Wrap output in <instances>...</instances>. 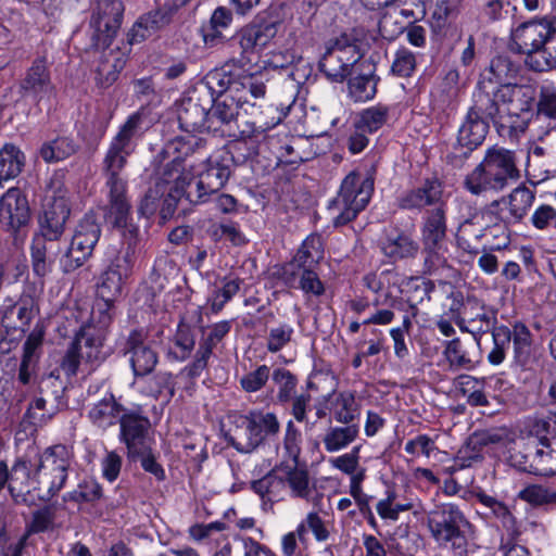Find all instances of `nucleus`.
I'll return each instance as SVG.
<instances>
[{
	"label": "nucleus",
	"instance_id": "obj_1",
	"mask_svg": "<svg viewBox=\"0 0 556 556\" xmlns=\"http://www.w3.org/2000/svg\"><path fill=\"white\" fill-rule=\"evenodd\" d=\"M144 113L139 110L130 114L112 138L102 161V176L106 189V217L115 228L125 229L130 238L138 236V227L129 222L131 204L128 198V181L125 167L135 152L137 141L144 132Z\"/></svg>",
	"mask_w": 556,
	"mask_h": 556
},
{
	"label": "nucleus",
	"instance_id": "obj_2",
	"mask_svg": "<svg viewBox=\"0 0 556 556\" xmlns=\"http://www.w3.org/2000/svg\"><path fill=\"white\" fill-rule=\"evenodd\" d=\"M520 178L516 153L492 147L483 160L465 177L463 186L472 195L500 193Z\"/></svg>",
	"mask_w": 556,
	"mask_h": 556
},
{
	"label": "nucleus",
	"instance_id": "obj_3",
	"mask_svg": "<svg viewBox=\"0 0 556 556\" xmlns=\"http://www.w3.org/2000/svg\"><path fill=\"white\" fill-rule=\"evenodd\" d=\"M324 242L319 235H309L293 257L278 266L275 275L288 288L300 289L306 294L320 296L325 286L317 269L324 260Z\"/></svg>",
	"mask_w": 556,
	"mask_h": 556
},
{
	"label": "nucleus",
	"instance_id": "obj_4",
	"mask_svg": "<svg viewBox=\"0 0 556 556\" xmlns=\"http://www.w3.org/2000/svg\"><path fill=\"white\" fill-rule=\"evenodd\" d=\"M427 526L439 546L454 556H468L473 545L472 526L456 504L444 503L428 511Z\"/></svg>",
	"mask_w": 556,
	"mask_h": 556
},
{
	"label": "nucleus",
	"instance_id": "obj_5",
	"mask_svg": "<svg viewBox=\"0 0 556 556\" xmlns=\"http://www.w3.org/2000/svg\"><path fill=\"white\" fill-rule=\"evenodd\" d=\"M231 427L225 440L240 453H251L275 440L280 433V421L275 413L252 409L247 414L229 416Z\"/></svg>",
	"mask_w": 556,
	"mask_h": 556
},
{
	"label": "nucleus",
	"instance_id": "obj_6",
	"mask_svg": "<svg viewBox=\"0 0 556 556\" xmlns=\"http://www.w3.org/2000/svg\"><path fill=\"white\" fill-rule=\"evenodd\" d=\"M375 173L372 166L365 175L352 170L344 177L337 197L328 205L334 227L348 225L367 207L375 190Z\"/></svg>",
	"mask_w": 556,
	"mask_h": 556
},
{
	"label": "nucleus",
	"instance_id": "obj_7",
	"mask_svg": "<svg viewBox=\"0 0 556 556\" xmlns=\"http://www.w3.org/2000/svg\"><path fill=\"white\" fill-rule=\"evenodd\" d=\"M375 173L372 166L365 175L352 170L344 177L337 197L328 205L334 227L348 225L367 207L375 190Z\"/></svg>",
	"mask_w": 556,
	"mask_h": 556
},
{
	"label": "nucleus",
	"instance_id": "obj_8",
	"mask_svg": "<svg viewBox=\"0 0 556 556\" xmlns=\"http://www.w3.org/2000/svg\"><path fill=\"white\" fill-rule=\"evenodd\" d=\"M53 61L47 50L38 52L31 60L17 83V92L26 101L42 111L43 105H50L56 97V86L52 79Z\"/></svg>",
	"mask_w": 556,
	"mask_h": 556
},
{
	"label": "nucleus",
	"instance_id": "obj_9",
	"mask_svg": "<svg viewBox=\"0 0 556 556\" xmlns=\"http://www.w3.org/2000/svg\"><path fill=\"white\" fill-rule=\"evenodd\" d=\"M71 462V452L63 444L49 446L39 455L33 480L38 484L39 490H46V493L40 495V500L50 501L63 489Z\"/></svg>",
	"mask_w": 556,
	"mask_h": 556
},
{
	"label": "nucleus",
	"instance_id": "obj_10",
	"mask_svg": "<svg viewBox=\"0 0 556 556\" xmlns=\"http://www.w3.org/2000/svg\"><path fill=\"white\" fill-rule=\"evenodd\" d=\"M89 39L94 50L108 49L117 37L125 5L122 0H90Z\"/></svg>",
	"mask_w": 556,
	"mask_h": 556
},
{
	"label": "nucleus",
	"instance_id": "obj_11",
	"mask_svg": "<svg viewBox=\"0 0 556 556\" xmlns=\"http://www.w3.org/2000/svg\"><path fill=\"white\" fill-rule=\"evenodd\" d=\"M101 237V227L94 214H86L76 226L70 247L61 263L64 273H72L88 261Z\"/></svg>",
	"mask_w": 556,
	"mask_h": 556
},
{
	"label": "nucleus",
	"instance_id": "obj_12",
	"mask_svg": "<svg viewBox=\"0 0 556 556\" xmlns=\"http://www.w3.org/2000/svg\"><path fill=\"white\" fill-rule=\"evenodd\" d=\"M29 222L30 207L26 195L20 188H10L0 198V225L10 233L15 247L23 243Z\"/></svg>",
	"mask_w": 556,
	"mask_h": 556
},
{
	"label": "nucleus",
	"instance_id": "obj_13",
	"mask_svg": "<svg viewBox=\"0 0 556 556\" xmlns=\"http://www.w3.org/2000/svg\"><path fill=\"white\" fill-rule=\"evenodd\" d=\"M74 339L60 362V368L67 377L76 376L80 365L92 368L105 358L99 336L84 333L79 330H74Z\"/></svg>",
	"mask_w": 556,
	"mask_h": 556
},
{
	"label": "nucleus",
	"instance_id": "obj_14",
	"mask_svg": "<svg viewBox=\"0 0 556 556\" xmlns=\"http://www.w3.org/2000/svg\"><path fill=\"white\" fill-rule=\"evenodd\" d=\"M228 160L222 156L220 160L207 157L201 166L195 169L194 176L199 180L194 189L187 192V201L191 204L205 203L211 200L228 181L231 169Z\"/></svg>",
	"mask_w": 556,
	"mask_h": 556
},
{
	"label": "nucleus",
	"instance_id": "obj_15",
	"mask_svg": "<svg viewBox=\"0 0 556 556\" xmlns=\"http://www.w3.org/2000/svg\"><path fill=\"white\" fill-rule=\"evenodd\" d=\"M169 157H175L194 174L195 169L208 157L206 140L190 132L177 136L164 144L155 160L164 162Z\"/></svg>",
	"mask_w": 556,
	"mask_h": 556
},
{
	"label": "nucleus",
	"instance_id": "obj_16",
	"mask_svg": "<svg viewBox=\"0 0 556 556\" xmlns=\"http://www.w3.org/2000/svg\"><path fill=\"white\" fill-rule=\"evenodd\" d=\"M444 182L435 175L421 179L397 198V206L406 211H427L446 206Z\"/></svg>",
	"mask_w": 556,
	"mask_h": 556
},
{
	"label": "nucleus",
	"instance_id": "obj_17",
	"mask_svg": "<svg viewBox=\"0 0 556 556\" xmlns=\"http://www.w3.org/2000/svg\"><path fill=\"white\" fill-rule=\"evenodd\" d=\"M534 200V189L520 185L508 195L493 200L485 212L506 225L517 224L527 216Z\"/></svg>",
	"mask_w": 556,
	"mask_h": 556
},
{
	"label": "nucleus",
	"instance_id": "obj_18",
	"mask_svg": "<svg viewBox=\"0 0 556 556\" xmlns=\"http://www.w3.org/2000/svg\"><path fill=\"white\" fill-rule=\"evenodd\" d=\"M212 98L206 89H193L178 105L179 126L186 132L207 131Z\"/></svg>",
	"mask_w": 556,
	"mask_h": 556
},
{
	"label": "nucleus",
	"instance_id": "obj_19",
	"mask_svg": "<svg viewBox=\"0 0 556 556\" xmlns=\"http://www.w3.org/2000/svg\"><path fill=\"white\" fill-rule=\"evenodd\" d=\"M555 24L556 20L547 16L534 17L519 23L510 30V50L525 54L526 58L535 53Z\"/></svg>",
	"mask_w": 556,
	"mask_h": 556
},
{
	"label": "nucleus",
	"instance_id": "obj_20",
	"mask_svg": "<svg viewBox=\"0 0 556 556\" xmlns=\"http://www.w3.org/2000/svg\"><path fill=\"white\" fill-rule=\"evenodd\" d=\"M240 108L242 105L232 96L212 97L208 132L220 137L245 136L238 125Z\"/></svg>",
	"mask_w": 556,
	"mask_h": 556
},
{
	"label": "nucleus",
	"instance_id": "obj_21",
	"mask_svg": "<svg viewBox=\"0 0 556 556\" xmlns=\"http://www.w3.org/2000/svg\"><path fill=\"white\" fill-rule=\"evenodd\" d=\"M149 333L143 328L129 331L123 348L125 355H129V362L135 377H146L153 372L157 363V352L147 343Z\"/></svg>",
	"mask_w": 556,
	"mask_h": 556
},
{
	"label": "nucleus",
	"instance_id": "obj_22",
	"mask_svg": "<svg viewBox=\"0 0 556 556\" xmlns=\"http://www.w3.org/2000/svg\"><path fill=\"white\" fill-rule=\"evenodd\" d=\"M70 215L71 207L67 199L63 195L54 197L46 205L42 215L39 217V231L37 233L60 240L65 231Z\"/></svg>",
	"mask_w": 556,
	"mask_h": 556
},
{
	"label": "nucleus",
	"instance_id": "obj_23",
	"mask_svg": "<svg viewBox=\"0 0 556 556\" xmlns=\"http://www.w3.org/2000/svg\"><path fill=\"white\" fill-rule=\"evenodd\" d=\"M498 94L500 86L478 80L468 113L473 115L475 118L484 119L489 124L490 122L493 123L502 110Z\"/></svg>",
	"mask_w": 556,
	"mask_h": 556
},
{
	"label": "nucleus",
	"instance_id": "obj_24",
	"mask_svg": "<svg viewBox=\"0 0 556 556\" xmlns=\"http://www.w3.org/2000/svg\"><path fill=\"white\" fill-rule=\"evenodd\" d=\"M118 424L119 438L126 444L128 455L149 446L147 435L150 420L147 417L135 412H125Z\"/></svg>",
	"mask_w": 556,
	"mask_h": 556
},
{
	"label": "nucleus",
	"instance_id": "obj_25",
	"mask_svg": "<svg viewBox=\"0 0 556 556\" xmlns=\"http://www.w3.org/2000/svg\"><path fill=\"white\" fill-rule=\"evenodd\" d=\"M58 239L35 233L30 245L33 273L38 278H45L52 271L53 264L60 253Z\"/></svg>",
	"mask_w": 556,
	"mask_h": 556
},
{
	"label": "nucleus",
	"instance_id": "obj_26",
	"mask_svg": "<svg viewBox=\"0 0 556 556\" xmlns=\"http://www.w3.org/2000/svg\"><path fill=\"white\" fill-rule=\"evenodd\" d=\"M168 162L162 164L160 160L154 159V163H159V167L155 169V184H160V188L164 191L172 189L175 192L190 190V182L194 177L192 172L176 161L175 157L167 159Z\"/></svg>",
	"mask_w": 556,
	"mask_h": 556
},
{
	"label": "nucleus",
	"instance_id": "obj_27",
	"mask_svg": "<svg viewBox=\"0 0 556 556\" xmlns=\"http://www.w3.org/2000/svg\"><path fill=\"white\" fill-rule=\"evenodd\" d=\"M498 96L504 109L533 115L536 100V91L533 86L527 84L502 85Z\"/></svg>",
	"mask_w": 556,
	"mask_h": 556
},
{
	"label": "nucleus",
	"instance_id": "obj_28",
	"mask_svg": "<svg viewBox=\"0 0 556 556\" xmlns=\"http://www.w3.org/2000/svg\"><path fill=\"white\" fill-rule=\"evenodd\" d=\"M549 422L539 420L533 427L538 433V457L535 463V475L543 477L556 476V437L548 438L540 435L542 431H547Z\"/></svg>",
	"mask_w": 556,
	"mask_h": 556
},
{
	"label": "nucleus",
	"instance_id": "obj_29",
	"mask_svg": "<svg viewBox=\"0 0 556 556\" xmlns=\"http://www.w3.org/2000/svg\"><path fill=\"white\" fill-rule=\"evenodd\" d=\"M282 486L288 484L293 497L308 500L312 494L309 472L305 464L299 460L281 464L277 467Z\"/></svg>",
	"mask_w": 556,
	"mask_h": 556
},
{
	"label": "nucleus",
	"instance_id": "obj_30",
	"mask_svg": "<svg viewBox=\"0 0 556 556\" xmlns=\"http://www.w3.org/2000/svg\"><path fill=\"white\" fill-rule=\"evenodd\" d=\"M266 94V84L262 75L248 74L244 71H238V75L232 86V97L243 106L244 104L256 105V101L263 99Z\"/></svg>",
	"mask_w": 556,
	"mask_h": 556
},
{
	"label": "nucleus",
	"instance_id": "obj_31",
	"mask_svg": "<svg viewBox=\"0 0 556 556\" xmlns=\"http://www.w3.org/2000/svg\"><path fill=\"white\" fill-rule=\"evenodd\" d=\"M115 316V302H109L97 296V301L92 307L90 316L87 321H81L78 329L84 333L99 336L101 339V346L105 340L108 328L113 321Z\"/></svg>",
	"mask_w": 556,
	"mask_h": 556
},
{
	"label": "nucleus",
	"instance_id": "obj_32",
	"mask_svg": "<svg viewBox=\"0 0 556 556\" xmlns=\"http://www.w3.org/2000/svg\"><path fill=\"white\" fill-rule=\"evenodd\" d=\"M538 433L530 434L527 439L514 442L508 450V464L519 471L535 475L538 457Z\"/></svg>",
	"mask_w": 556,
	"mask_h": 556
},
{
	"label": "nucleus",
	"instance_id": "obj_33",
	"mask_svg": "<svg viewBox=\"0 0 556 556\" xmlns=\"http://www.w3.org/2000/svg\"><path fill=\"white\" fill-rule=\"evenodd\" d=\"M36 311L34 296L23 293L17 302L3 312L1 324L8 330H21L24 332L34 318Z\"/></svg>",
	"mask_w": 556,
	"mask_h": 556
},
{
	"label": "nucleus",
	"instance_id": "obj_34",
	"mask_svg": "<svg viewBox=\"0 0 556 556\" xmlns=\"http://www.w3.org/2000/svg\"><path fill=\"white\" fill-rule=\"evenodd\" d=\"M420 250L419 243L407 232L395 230L381 241V252L393 262L415 258Z\"/></svg>",
	"mask_w": 556,
	"mask_h": 556
},
{
	"label": "nucleus",
	"instance_id": "obj_35",
	"mask_svg": "<svg viewBox=\"0 0 556 556\" xmlns=\"http://www.w3.org/2000/svg\"><path fill=\"white\" fill-rule=\"evenodd\" d=\"M169 22L170 11L165 8H159L143 14L134 24L129 33V42L134 45L143 41L166 26Z\"/></svg>",
	"mask_w": 556,
	"mask_h": 556
},
{
	"label": "nucleus",
	"instance_id": "obj_36",
	"mask_svg": "<svg viewBox=\"0 0 556 556\" xmlns=\"http://www.w3.org/2000/svg\"><path fill=\"white\" fill-rule=\"evenodd\" d=\"M124 413L123 405L110 393L92 405L88 412V418L98 428L108 429L118 424Z\"/></svg>",
	"mask_w": 556,
	"mask_h": 556
},
{
	"label": "nucleus",
	"instance_id": "obj_37",
	"mask_svg": "<svg viewBox=\"0 0 556 556\" xmlns=\"http://www.w3.org/2000/svg\"><path fill=\"white\" fill-rule=\"evenodd\" d=\"M531 119L532 114L503 109L494 119L493 126L500 137L516 139L527 131Z\"/></svg>",
	"mask_w": 556,
	"mask_h": 556
},
{
	"label": "nucleus",
	"instance_id": "obj_38",
	"mask_svg": "<svg viewBox=\"0 0 556 556\" xmlns=\"http://www.w3.org/2000/svg\"><path fill=\"white\" fill-rule=\"evenodd\" d=\"M490 124L484 119L475 118L467 112L462 125L459 126L456 142L468 150L478 149L485 140L489 134Z\"/></svg>",
	"mask_w": 556,
	"mask_h": 556
},
{
	"label": "nucleus",
	"instance_id": "obj_39",
	"mask_svg": "<svg viewBox=\"0 0 556 556\" xmlns=\"http://www.w3.org/2000/svg\"><path fill=\"white\" fill-rule=\"evenodd\" d=\"M239 68L233 70L230 64H225L219 68L210 71L198 89H206L210 97H218L220 94L232 96V86L235 85Z\"/></svg>",
	"mask_w": 556,
	"mask_h": 556
},
{
	"label": "nucleus",
	"instance_id": "obj_40",
	"mask_svg": "<svg viewBox=\"0 0 556 556\" xmlns=\"http://www.w3.org/2000/svg\"><path fill=\"white\" fill-rule=\"evenodd\" d=\"M525 63L533 72L556 70V23L535 53L525 59Z\"/></svg>",
	"mask_w": 556,
	"mask_h": 556
},
{
	"label": "nucleus",
	"instance_id": "obj_41",
	"mask_svg": "<svg viewBox=\"0 0 556 556\" xmlns=\"http://www.w3.org/2000/svg\"><path fill=\"white\" fill-rule=\"evenodd\" d=\"M446 211L447 205L427 210L421 222V242L446 241Z\"/></svg>",
	"mask_w": 556,
	"mask_h": 556
},
{
	"label": "nucleus",
	"instance_id": "obj_42",
	"mask_svg": "<svg viewBox=\"0 0 556 556\" xmlns=\"http://www.w3.org/2000/svg\"><path fill=\"white\" fill-rule=\"evenodd\" d=\"M201 338L193 359L184 368V372L191 378H198L207 368L208 361L213 355L218 342L206 330V326H200Z\"/></svg>",
	"mask_w": 556,
	"mask_h": 556
},
{
	"label": "nucleus",
	"instance_id": "obj_43",
	"mask_svg": "<svg viewBox=\"0 0 556 556\" xmlns=\"http://www.w3.org/2000/svg\"><path fill=\"white\" fill-rule=\"evenodd\" d=\"M330 412L337 422L352 425L359 416V404L356 402L354 392H332L330 395Z\"/></svg>",
	"mask_w": 556,
	"mask_h": 556
},
{
	"label": "nucleus",
	"instance_id": "obj_44",
	"mask_svg": "<svg viewBox=\"0 0 556 556\" xmlns=\"http://www.w3.org/2000/svg\"><path fill=\"white\" fill-rule=\"evenodd\" d=\"M517 73L518 66L510 56L498 54L491 60L489 67L482 72L479 80L502 86L509 84L508 80L516 77Z\"/></svg>",
	"mask_w": 556,
	"mask_h": 556
},
{
	"label": "nucleus",
	"instance_id": "obj_45",
	"mask_svg": "<svg viewBox=\"0 0 556 556\" xmlns=\"http://www.w3.org/2000/svg\"><path fill=\"white\" fill-rule=\"evenodd\" d=\"M275 34L276 23L251 25L242 28L238 36L242 53L245 54L264 48Z\"/></svg>",
	"mask_w": 556,
	"mask_h": 556
},
{
	"label": "nucleus",
	"instance_id": "obj_46",
	"mask_svg": "<svg viewBox=\"0 0 556 556\" xmlns=\"http://www.w3.org/2000/svg\"><path fill=\"white\" fill-rule=\"evenodd\" d=\"M421 244L424 275L433 276L450 268L445 242H421Z\"/></svg>",
	"mask_w": 556,
	"mask_h": 556
},
{
	"label": "nucleus",
	"instance_id": "obj_47",
	"mask_svg": "<svg viewBox=\"0 0 556 556\" xmlns=\"http://www.w3.org/2000/svg\"><path fill=\"white\" fill-rule=\"evenodd\" d=\"M318 66L320 72L334 83H341L346 77L355 74V59H343L332 54V52L325 51Z\"/></svg>",
	"mask_w": 556,
	"mask_h": 556
},
{
	"label": "nucleus",
	"instance_id": "obj_48",
	"mask_svg": "<svg viewBox=\"0 0 556 556\" xmlns=\"http://www.w3.org/2000/svg\"><path fill=\"white\" fill-rule=\"evenodd\" d=\"M261 111L255 121L247 123L243 128L245 136H262L282 122L288 112L279 110L274 104L260 105Z\"/></svg>",
	"mask_w": 556,
	"mask_h": 556
},
{
	"label": "nucleus",
	"instance_id": "obj_49",
	"mask_svg": "<svg viewBox=\"0 0 556 556\" xmlns=\"http://www.w3.org/2000/svg\"><path fill=\"white\" fill-rule=\"evenodd\" d=\"M477 498L488 509L486 516L494 517L509 533L518 532L517 519L505 503L485 493H479Z\"/></svg>",
	"mask_w": 556,
	"mask_h": 556
},
{
	"label": "nucleus",
	"instance_id": "obj_50",
	"mask_svg": "<svg viewBox=\"0 0 556 556\" xmlns=\"http://www.w3.org/2000/svg\"><path fill=\"white\" fill-rule=\"evenodd\" d=\"M260 136H236L224 155L228 162L243 165L258 154L257 138Z\"/></svg>",
	"mask_w": 556,
	"mask_h": 556
},
{
	"label": "nucleus",
	"instance_id": "obj_51",
	"mask_svg": "<svg viewBox=\"0 0 556 556\" xmlns=\"http://www.w3.org/2000/svg\"><path fill=\"white\" fill-rule=\"evenodd\" d=\"M24 164V153L16 146L5 143L0 150V180H9L17 177Z\"/></svg>",
	"mask_w": 556,
	"mask_h": 556
},
{
	"label": "nucleus",
	"instance_id": "obj_52",
	"mask_svg": "<svg viewBox=\"0 0 556 556\" xmlns=\"http://www.w3.org/2000/svg\"><path fill=\"white\" fill-rule=\"evenodd\" d=\"M270 379L277 388L276 402L280 405L289 403L295 395L298 377L285 367H276L270 374Z\"/></svg>",
	"mask_w": 556,
	"mask_h": 556
},
{
	"label": "nucleus",
	"instance_id": "obj_53",
	"mask_svg": "<svg viewBox=\"0 0 556 556\" xmlns=\"http://www.w3.org/2000/svg\"><path fill=\"white\" fill-rule=\"evenodd\" d=\"M358 433L359 427L356 424L330 427L323 438V443L327 452H338L354 442Z\"/></svg>",
	"mask_w": 556,
	"mask_h": 556
},
{
	"label": "nucleus",
	"instance_id": "obj_54",
	"mask_svg": "<svg viewBox=\"0 0 556 556\" xmlns=\"http://www.w3.org/2000/svg\"><path fill=\"white\" fill-rule=\"evenodd\" d=\"M378 78L371 73L351 75L348 87L351 98L356 102L372 99L377 92Z\"/></svg>",
	"mask_w": 556,
	"mask_h": 556
},
{
	"label": "nucleus",
	"instance_id": "obj_55",
	"mask_svg": "<svg viewBox=\"0 0 556 556\" xmlns=\"http://www.w3.org/2000/svg\"><path fill=\"white\" fill-rule=\"evenodd\" d=\"M59 412L56 405L48 404L47 400L39 396L35 397L24 414V421L35 427L47 425Z\"/></svg>",
	"mask_w": 556,
	"mask_h": 556
},
{
	"label": "nucleus",
	"instance_id": "obj_56",
	"mask_svg": "<svg viewBox=\"0 0 556 556\" xmlns=\"http://www.w3.org/2000/svg\"><path fill=\"white\" fill-rule=\"evenodd\" d=\"M509 438L506 428H491L475 431L467 440V446L473 452H480L486 446L504 444Z\"/></svg>",
	"mask_w": 556,
	"mask_h": 556
},
{
	"label": "nucleus",
	"instance_id": "obj_57",
	"mask_svg": "<svg viewBox=\"0 0 556 556\" xmlns=\"http://www.w3.org/2000/svg\"><path fill=\"white\" fill-rule=\"evenodd\" d=\"M435 290V285L432 280L413 277L406 285V295L409 307L413 309V315L417 314V306L425 301L431 300V293Z\"/></svg>",
	"mask_w": 556,
	"mask_h": 556
},
{
	"label": "nucleus",
	"instance_id": "obj_58",
	"mask_svg": "<svg viewBox=\"0 0 556 556\" xmlns=\"http://www.w3.org/2000/svg\"><path fill=\"white\" fill-rule=\"evenodd\" d=\"M390 108L383 104H377L361 112L355 127L368 134L379 130L388 121Z\"/></svg>",
	"mask_w": 556,
	"mask_h": 556
},
{
	"label": "nucleus",
	"instance_id": "obj_59",
	"mask_svg": "<svg viewBox=\"0 0 556 556\" xmlns=\"http://www.w3.org/2000/svg\"><path fill=\"white\" fill-rule=\"evenodd\" d=\"M511 340L514 346V357L519 365H526L531 356L532 334L529 328L517 323L513 327Z\"/></svg>",
	"mask_w": 556,
	"mask_h": 556
},
{
	"label": "nucleus",
	"instance_id": "obj_60",
	"mask_svg": "<svg viewBox=\"0 0 556 556\" xmlns=\"http://www.w3.org/2000/svg\"><path fill=\"white\" fill-rule=\"evenodd\" d=\"M125 281L124 278L106 268L97 282V296L109 302H116L122 295Z\"/></svg>",
	"mask_w": 556,
	"mask_h": 556
},
{
	"label": "nucleus",
	"instance_id": "obj_61",
	"mask_svg": "<svg viewBox=\"0 0 556 556\" xmlns=\"http://www.w3.org/2000/svg\"><path fill=\"white\" fill-rule=\"evenodd\" d=\"M174 345L179 350L174 353L175 359L185 361L195 346V333L190 324L181 318L177 325L176 332L172 339Z\"/></svg>",
	"mask_w": 556,
	"mask_h": 556
},
{
	"label": "nucleus",
	"instance_id": "obj_62",
	"mask_svg": "<svg viewBox=\"0 0 556 556\" xmlns=\"http://www.w3.org/2000/svg\"><path fill=\"white\" fill-rule=\"evenodd\" d=\"M76 144L68 137H58L45 143L40 149V155L46 162H59L76 152Z\"/></svg>",
	"mask_w": 556,
	"mask_h": 556
},
{
	"label": "nucleus",
	"instance_id": "obj_63",
	"mask_svg": "<svg viewBox=\"0 0 556 556\" xmlns=\"http://www.w3.org/2000/svg\"><path fill=\"white\" fill-rule=\"evenodd\" d=\"M136 262V247L135 243L127 242L123 245L114 258L108 266L109 270L114 271L125 280L132 274V268Z\"/></svg>",
	"mask_w": 556,
	"mask_h": 556
},
{
	"label": "nucleus",
	"instance_id": "obj_64",
	"mask_svg": "<svg viewBox=\"0 0 556 556\" xmlns=\"http://www.w3.org/2000/svg\"><path fill=\"white\" fill-rule=\"evenodd\" d=\"M518 496L532 506H556V491L541 484L526 486Z\"/></svg>",
	"mask_w": 556,
	"mask_h": 556
}]
</instances>
